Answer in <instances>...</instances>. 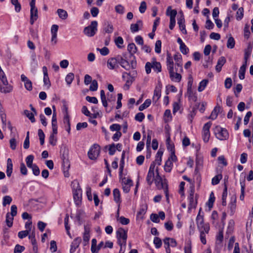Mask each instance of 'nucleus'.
<instances>
[{
	"mask_svg": "<svg viewBox=\"0 0 253 253\" xmlns=\"http://www.w3.org/2000/svg\"><path fill=\"white\" fill-rule=\"evenodd\" d=\"M73 198L75 204L79 206L82 203V191L79 183L77 181H74L72 183Z\"/></svg>",
	"mask_w": 253,
	"mask_h": 253,
	"instance_id": "obj_1",
	"label": "nucleus"
},
{
	"mask_svg": "<svg viewBox=\"0 0 253 253\" xmlns=\"http://www.w3.org/2000/svg\"><path fill=\"white\" fill-rule=\"evenodd\" d=\"M98 23L96 21H92L89 25L84 29V33L88 37L94 36L97 31Z\"/></svg>",
	"mask_w": 253,
	"mask_h": 253,
	"instance_id": "obj_2",
	"label": "nucleus"
},
{
	"mask_svg": "<svg viewBox=\"0 0 253 253\" xmlns=\"http://www.w3.org/2000/svg\"><path fill=\"white\" fill-rule=\"evenodd\" d=\"M145 71L147 74H149L151 72V69L156 71L157 73L160 72L162 71V66L160 62L156 61L155 59H153L152 63L147 62L145 66Z\"/></svg>",
	"mask_w": 253,
	"mask_h": 253,
	"instance_id": "obj_3",
	"label": "nucleus"
},
{
	"mask_svg": "<svg viewBox=\"0 0 253 253\" xmlns=\"http://www.w3.org/2000/svg\"><path fill=\"white\" fill-rule=\"evenodd\" d=\"M214 133L216 137L221 140H226L228 138L229 133L225 128H223L219 126H216L214 129Z\"/></svg>",
	"mask_w": 253,
	"mask_h": 253,
	"instance_id": "obj_4",
	"label": "nucleus"
},
{
	"mask_svg": "<svg viewBox=\"0 0 253 253\" xmlns=\"http://www.w3.org/2000/svg\"><path fill=\"white\" fill-rule=\"evenodd\" d=\"M197 227L199 230H204L207 234H208L210 229L208 223H204V216L198 214L196 217Z\"/></svg>",
	"mask_w": 253,
	"mask_h": 253,
	"instance_id": "obj_5",
	"label": "nucleus"
},
{
	"mask_svg": "<svg viewBox=\"0 0 253 253\" xmlns=\"http://www.w3.org/2000/svg\"><path fill=\"white\" fill-rule=\"evenodd\" d=\"M100 147L97 144H94L89 149L87 155L88 158L92 160H96L99 155Z\"/></svg>",
	"mask_w": 253,
	"mask_h": 253,
	"instance_id": "obj_6",
	"label": "nucleus"
},
{
	"mask_svg": "<svg viewBox=\"0 0 253 253\" xmlns=\"http://www.w3.org/2000/svg\"><path fill=\"white\" fill-rule=\"evenodd\" d=\"M127 230H125L123 228H119L116 232L117 238L118 239V244L120 247L123 246L121 239L125 242V246H126V240L127 238Z\"/></svg>",
	"mask_w": 253,
	"mask_h": 253,
	"instance_id": "obj_7",
	"label": "nucleus"
},
{
	"mask_svg": "<svg viewBox=\"0 0 253 253\" xmlns=\"http://www.w3.org/2000/svg\"><path fill=\"white\" fill-rule=\"evenodd\" d=\"M156 171L157 172V175L154 180L156 186L158 189H163L164 190H165V188L166 187V185H168L167 180L164 179V180H163L162 177L159 174L158 168H156Z\"/></svg>",
	"mask_w": 253,
	"mask_h": 253,
	"instance_id": "obj_8",
	"label": "nucleus"
},
{
	"mask_svg": "<svg viewBox=\"0 0 253 253\" xmlns=\"http://www.w3.org/2000/svg\"><path fill=\"white\" fill-rule=\"evenodd\" d=\"M190 192L189 194V196H188V199L189 201V207H188V211L190 212L191 209L194 208L195 209L196 208L197 205V199L198 195L196 194L195 196V200L194 199V195L195 189L194 187H190Z\"/></svg>",
	"mask_w": 253,
	"mask_h": 253,
	"instance_id": "obj_9",
	"label": "nucleus"
},
{
	"mask_svg": "<svg viewBox=\"0 0 253 253\" xmlns=\"http://www.w3.org/2000/svg\"><path fill=\"white\" fill-rule=\"evenodd\" d=\"M181 15L177 19V23L179 25V29L183 34H187V31L185 25V18L182 11L180 12Z\"/></svg>",
	"mask_w": 253,
	"mask_h": 253,
	"instance_id": "obj_10",
	"label": "nucleus"
},
{
	"mask_svg": "<svg viewBox=\"0 0 253 253\" xmlns=\"http://www.w3.org/2000/svg\"><path fill=\"white\" fill-rule=\"evenodd\" d=\"M118 63L124 69L126 70H129L130 68V65L129 63L124 57H122L121 55H118Z\"/></svg>",
	"mask_w": 253,
	"mask_h": 253,
	"instance_id": "obj_11",
	"label": "nucleus"
},
{
	"mask_svg": "<svg viewBox=\"0 0 253 253\" xmlns=\"http://www.w3.org/2000/svg\"><path fill=\"white\" fill-rule=\"evenodd\" d=\"M42 72L43 73V83L44 85L47 86V87L49 88L51 86V83L48 77L47 69L46 66L42 67Z\"/></svg>",
	"mask_w": 253,
	"mask_h": 253,
	"instance_id": "obj_12",
	"label": "nucleus"
},
{
	"mask_svg": "<svg viewBox=\"0 0 253 253\" xmlns=\"http://www.w3.org/2000/svg\"><path fill=\"white\" fill-rule=\"evenodd\" d=\"M81 242L82 239L80 237L76 238L73 240L71 245V249L70 250V253H73L75 252L76 250L79 247Z\"/></svg>",
	"mask_w": 253,
	"mask_h": 253,
	"instance_id": "obj_13",
	"label": "nucleus"
},
{
	"mask_svg": "<svg viewBox=\"0 0 253 253\" xmlns=\"http://www.w3.org/2000/svg\"><path fill=\"white\" fill-rule=\"evenodd\" d=\"M169 78L172 81H173L175 82H178V83L180 82L181 78H182V76L179 73H178V72H175V73H174V70H173L171 71V73L169 72Z\"/></svg>",
	"mask_w": 253,
	"mask_h": 253,
	"instance_id": "obj_14",
	"label": "nucleus"
},
{
	"mask_svg": "<svg viewBox=\"0 0 253 253\" xmlns=\"http://www.w3.org/2000/svg\"><path fill=\"white\" fill-rule=\"evenodd\" d=\"M117 63H118V55L115 57L109 58L107 61L108 67L111 70L114 69Z\"/></svg>",
	"mask_w": 253,
	"mask_h": 253,
	"instance_id": "obj_15",
	"label": "nucleus"
},
{
	"mask_svg": "<svg viewBox=\"0 0 253 253\" xmlns=\"http://www.w3.org/2000/svg\"><path fill=\"white\" fill-rule=\"evenodd\" d=\"M252 49L253 46L251 45V44H249L247 48L245 49L244 57V61L243 64H246V65H247L248 59L251 54Z\"/></svg>",
	"mask_w": 253,
	"mask_h": 253,
	"instance_id": "obj_16",
	"label": "nucleus"
},
{
	"mask_svg": "<svg viewBox=\"0 0 253 253\" xmlns=\"http://www.w3.org/2000/svg\"><path fill=\"white\" fill-rule=\"evenodd\" d=\"M236 197L235 195H233L231 198L230 203L229 204V208L230 210L231 215H233L235 211L236 207Z\"/></svg>",
	"mask_w": 253,
	"mask_h": 253,
	"instance_id": "obj_17",
	"label": "nucleus"
},
{
	"mask_svg": "<svg viewBox=\"0 0 253 253\" xmlns=\"http://www.w3.org/2000/svg\"><path fill=\"white\" fill-rule=\"evenodd\" d=\"M167 69L169 72L171 73V71L174 70L173 68V62L171 57L170 54L168 53L167 57Z\"/></svg>",
	"mask_w": 253,
	"mask_h": 253,
	"instance_id": "obj_18",
	"label": "nucleus"
},
{
	"mask_svg": "<svg viewBox=\"0 0 253 253\" xmlns=\"http://www.w3.org/2000/svg\"><path fill=\"white\" fill-rule=\"evenodd\" d=\"M139 26L141 28L143 27L142 21L138 20L137 21L136 23L131 24L130 25V30L132 33H135L139 31Z\"/></svg>",
	"mask_w": 253,
	"mask_h": 253,
	"instance_id": "obj_19",
	"label": "nucleus"
},
{
	"mask_svg": "<svg viewBox=\"0 0 253 253\" xmlns=\"http://www.w3.org/2000/svg\"><path fill=\"white\" fill-rule=\"evenodd\" d=\"M127 50L129 53L130 57H133L135 59V56L133 55L137 51V48L134 43L128 44L127 46Z\"/></svg>",
	"mask_w": 253,
	"mask_h": 253,
	"instance_id": "obj_20",
	"label": "nucleus"
},
{
	"mask_svg": "<svg viewBox=\"0 0 253 253\" xmlns=\"http://www.w3.org/2000/svg\"><path fill=\"white\" fill-rule=\"evenodd\" d=\"M13 171V164L12 160L10 158H8L7 160L6 170V173L7 176L10 177Z\"/></svg>",
	"mask_w": 253,
	"mask_h": 253,
	"instance_id": "obj_21",
	"label": "nucleus"
},
{
	"mask_svg": "<svg viewBox=\"0 0 253 253\" xmlns=\"http://www.w3.org/2000/svg\"><path fill=\"white\" fill-rule=\"evenodd\" d=\"M226 59L224 57L221 56L218 59L217 65L215 66V70L217 72H220L221 71L222 67L224 65Z\"/></svg>",
	"mask_w": 253,
	"mask_h": 253,
	"instance_id": "obj_22",
	"label": "nucleus"
},
{
	"mask_svg": "<svg viewBox=\"0 0 253 253\" xmlns=\"http://www.w3.org/2000/svg\"><path fill=\"white\" fill-rule=\"evenodd\" d=\"M221 110V108L220 107V106H216L213 109V110L212 111L210 116L208 118L210 119H211L212 120H215L217 118L218 114L220 112Z\"/></svg>",
	"mask_w": 253,
	"mask_h": 253,
	"instance_id": "obj_23",
	"label": "nucleus"
},
{
	"mask_svg": "<svg viewBox=\"0 0 253 253\" xmlns=\"http://www.w3.org/2000/svg\"><path fill=\"white\" fill-rule=\"evenodd\" d=\"M177 12L176 9H172L171 6H169L168 7L166 10V15L169 16L170 19L175 18Z\"/></svg>",
	"mask_w": 253,
	"mask_h": 253,
	"instance_id": "obj_24",
	"label": "nucleus"
},
{
	"mask_svg": "<svg viewBox=\"0 0 253 253\" xmlns=\"http://www.w3.org/2000/svg\"><path fill=\"white\" fill-rule=\"evenodd\" d=\"M113 195L114 197V200L116 203L120 204L121 201V194L119 189L115 188L113 191Z\"/></svg>",
	"mask_w": 253,
	"mask_h": 253,
	"instance_id": "obj_25",
	"label": "nucleus"
},
{
	"mask_svg": "<svg viewBox=\"0 0 253 253\" xmlns=\"http://www.w3.org/2000/svg\"><path fill=\"white\" fill-rule=\"evenodd\" d=\"M170 137L169 135L168 136L166 139V145H167V148L169 151L170 153L175 152V147L174 144L170 143Z\"/></svg>",
	"mask_w": 253,
	"mask_h": 253,
	"instance_id": "obj_26",
	"label": "nucleus"
},
{
	"mask_svg": "<svg viewBox=\"0 0 253 253\" xmlns=\"http://www.w3.org/2000/svg\"><path fill=\"white\" fill-rule=\"evenodd\" d=\"M187 94L189 100L196 102L197 100V96L195 92H193L192 89H189L187 90Z\"/></svg>",
	"mask_w": 253,
	"mask_h": 253,
	"instance_id": "obj_27",
	"label": "nucleus"
},
{
	"mask_svg": "<svg viewBox=\"0 0 253 253\" xmlns=\"http://www.w3.org/2000/svg\"><path fill=\"white\" fill-rule=\"evenodd\" d=\"M215 201V197L214 196V194L213 192H211L210 195V198L208 202L206 203V205L208 206L209 208V211H211L212 208L213 206V203Z\"/></svg>",
	"mask_w": 253,
	"mask_h": 253,
	"instance_id": "obj_28",
	"label": "nucleus"
},
{
	"mask_svg": "<svg viewBox=\"0 0 253 253\" xmlns=\"http://www.w3.org/2000/svg\"><path fill=\"white\" fill-rule=\"evenodd\" d=\"M199 106L200 104H195V105L193 107L192 111H191L190 114L189 115V119L190 123H192V120L196 114L197 110L198 108L199 107Z\"/></svg>",
	"mask_w": 253,
	"mask_h": 253,
	"instance_id": "obj_29",
	"label": "nucleus"
},
{
	"mask_svg": "<svg viewBox=\"0 0 253 253\" xmlns=\"http://www.w3.org/2000/svg\"><path fill=\"white\" fill-rule=\"evenodd\" d=\"M247 66V65H246V64H243L239 69V77L240 80H243L245 79Z\"/></svg>",
	"mask_w": 253,
	"mask_h": 253,
	"instance_id": "obj_30",
	"label": "nucleus"
},
{
	"mask_svg": "<svg viewBox=\"0 0 253 253\" xmlns=\"http://www.w3.org/2000/svg\"><path fill=\"white\" fill-rule=\"evenodd\" d=\"M154 176V172L149 171L148 172L147 177H146V181L149 185H151L155 179Z\"/></svg>",
	"mask_w": 253,
	"mask_h": 253,
	"instance_id": "obj_31",
	"label": "nucleus"
},
{
	"mask_svg": "<svg viewBox=\"0 0 253 253\" xmlns=\"http://www.w3.org/2000/svg\"><path fill=\"white\" fill-rule=\"evenodd\" d=\"M241 184V194L240 196V199L243 201L245 197V190L246 187L245 180L244 179L242 181H240Z\"/></svg>",
	"mask_w": 253,
	"mask_h": 253,
	"instance_id": "obj_32",
	"label": "nucleus"
},
{
	"mask_svg": "<svg viewBox=\"0 0 253 253\" xmlns=\"http://www.w3.org/2000/svg\"><path fill=\"white\" fill-rule=\"evenodd\" d=\"M147 210V206L146 205H142L139 211L137 212V216L142 218L143 215L146 213Z\"/></svg>",
	"mask_w": 253,
	"mask_h": 253,
	"instance_id": "obj_33",
	"label": "nucleus"
},
{
	"mask_svg": "<svg viewBox=\"0 0 253 253\" xmlns=\"http://www.w3.org/2000/svg\"><path fill=\"white\" fill-rule=\"evenodd\" d=\"M34 159V156L32 155L28 156L26 158L27 166L30 169L33 167L34 165V164H33Z\"/></svg>",
	"mask_w": 253,
	"mask_h": 253,
	"instance_id": "obj_34",
	"label": "nucleus"
},
{
	"mask_svg": "<svg viewBox=\"0 0 253 253\" xmlns=\"http://www.w3.org/2000/svg\"><path fill=\"white\" fill-rule=\"evenodd\" d=\"M57 12L58 13L59 17L61 19H62L63 20H65L67 18L68 13L66 12V11H65V10L62 9H58L57 10Z\"/></svg>",
	"mask_w": 253,
	"mask_h": 253,
	"instance_id": "obj_35",
	"label": "nucleus"
},
{
	"mask_svg": "<svg viewBox=\"0 0 253 253\" xmlns=\"http://www.w3.org/2000/svg\"><path fill=\"white\" fill-rule=\"evenodd\" d=\"M208 83H209L208 79H204V80H202L199 84V86L198 88V90L199 92H201L203 90H204L205 89V87H206Z\"/></svg>",
	"mask_w": 253,
	"mask_h": 253,
	"instance_id": "obj_36",
	"label": "nucleus"
},
{
	"mask_svg": "<svg viewBox=\"0 0 253 253\" xmlns=\"http://www.w3.org/2000/svg\"><path fill=\"white\" fill-rule=\"evenodd\" d=\"M70 167V165L69 160H65L62 161V168L65 176H67L65 174V172L68 171Z\"/></svg>",
	"mask_w": 253,
	"mask_h": 253,
	"instance_id": "obj_37",
	"label": "nucleus"
},
{
	"mask_svg": "<svg viewBox=\"0 0 253 253\" xmlns=\"http://www.w3.org/2000/svg\"><path fill=\"white\" fill-rule=\"evenodd\" d=\"M173 167V163L169 160H167L164 166V169L166 172H169L171 171Z\"/></svg>",
	"mask_w": 253,
	"mask_h": 253,
	"instance_id": "obj_38",
	"label": "nucleus"
},
{
	"mask_svg": "<svg viewBox=\"0 0 253 253\" xmlns=\"http://www.w3.org/2000/svg\"><path fill=\"white\" fill-rule=\"evenodd\" d=\"M151 104V100L150 99H146L144 102L139 107V110L142 111L149 107Z\"/></svg>",
	"mask_w": 253,
	"mask_h": 253,
	"instance_id": "obj_39",
	"label": "nucleus"
},
{
	"mask_svg": "<svg viewBox=\"0 0 253 253\" xmlns=\"http://www.w3.org/2000/svg\"><path fill=\"white\" fill-rule=\"evenodd\" d=\"M11 3L14 5V9L16 12H19L21 9V5L18 0H11Z\"/></svg>",
	"mask_w": 253,
	"mask_h": 253,
	"instance_id": "obj_40",
	"label": "nucleus"
},
{
	"mask_svg": "<svg viewBox=\"0 0 253 253\" xmlns=\"http://www.w3.org/2000/svg\"><path fill=\"white\" fill-rule=\"evenodd\" d=\"M24 115L28 118V119L31 121L32 123H35L36 121L35 118L34 117V114L33 113L30 112L29 111L27 110H25L24 111Z\"/></svg>",
	"mask_w": 253,
	"mask_h": 253,
	"instance_id": "obj_41",
	"label": "nucleus"
},
{
	"mask_svg": "<svg viewBox=\"0 0 253 253\" xmlns=\"http://www.w3.org/2000/svg\"><path fill=\"white\" fill-rule=\"evenodd\" d=\"M163 154V152L162 151H161L160 150H159L157 153V154L156 156V159L154 162H155V163H157L159 166L161 165L162 157Z\"/></svg>",
	"mask_w": 253,
	"mask_h": 253,
	"instance_id": "obj_42",
	"label": "nucleus"
},
{
	"mask_svg": "<svg viewBox=\"0 0 253 253\" xmlns=\"http://www.w3.org/2000/svg\"><path fill=\"white\" fill-rule=\"evenodd\" d=\"M9 212H7L6 214V225L8 227H11L13 225V217L14 216H10Z\"/></svg>",
	"mask_w": 253,
	"mask_h": 253,
	"instance_id": "obj_43",
	"label": "nucleus"
},
{
	"mask_svg": "<svg viewBox=\"0 0 253 253\" xmlns=\"http://www.w3.org/2000/svg\"><path fill=\"white\" fill-rule=\"evenodd\" d=\"M105 25H106L107 26L104 28L105 32L108 34L112 33L114 30L113 25L108 21L105 23Z\"/></svg>",
	"mask_w": 253,
	"mask_h": 253,
	"instance_id": "obj_44",
	"label": "nucleus"
},
{
	"mask_svg": "<svg viewBox=\"0 0 253 253\" xmlns=\"http://www.w3.org/2000/svg\"><path fill=\"white\" fill-rule=\"evenodd\" d=\"M89 239V231L87 230L86 226H84V232L83 236V241L84 243H88Z\"/></svg>",
	"mask_w": 253,
	"mask_h": 253,
	"instance_id": "obj_45",
	"label": "nucleus"
},
{
	"mask_svg": "<svg viewBox=\"0 0 253 253\" xmlns=\"http://www.w3.org/2000/svg\"><path fill=\"white\" fill-rule=\"evenodd\" d=\"M134 81V79L133 77H129L127 78V80L126 81V83L124 86V89L126 90L128 89L130 85L132 84Z\"/></svg>",
	"mask_w": 253,
	"mask_h": 253,
	"instance_id": "obj_46",
	"label": "nucleus"
},
{
	"mask_svg": "<svg viewBox=\"0 0 253 253\" xmlns=\"http://www.w3.org/2000/svg\"><path fill=\"white\" fill-rule=\"evenodd\" d=\"M244 16V8L241 7L238 8L236 13V19L238 21L241 20Z\"/></svg>",
	"mask_w": 253,
	"mask_h": 253,
	"instance_id": "obj_47",
	"label": "nucleus"
},
{
	"mask_svg": "<svg viewBox=\"0 0 253 253\" xmlns=\"http://www.w3.org/2000/svg\"><path fill=\"white\" fill-rule=\"evenodd\" d=\"M74 79V74L73 73H69L65 78V81L68 85H70Z\"/></svg>",
	"mask_w": 253,
	"mask_h": 253,
	"instance_id": "obj_48",
	"label": "nucleus"
},
{
	"mask_svg": "<svg viewBox=\"0 0 253 253\" xmlns=\"http://www.w3.org/2000/svg\"><path fill=\"white\" fill-rule=\"evenodd\" d=\"M235 44V40H234V38L231 36L230 37L228 38V41H227V47L228 48L232 49L234 47Z\"/></svg>",
	"mask_w": 253,
	"mask_h": 253,
	"instance_id": "obj_49",
	"label": "nucleus"
},
{
	"mask_svg": "<svg viewBox=\"0 0 253 253\" xmlns=\"http://www.w3.org/2000/svg\"><path fill=\"white\" fill-rule=\"evenodd\" d=\"M222 174H218L213 177L211 180V183L212 185H216L220 182V179L222 178Z\"/></svg>",
	"mask_w": 253,
	"mask_h": 253,
	"instance_id": "obj_50",
	"label": "nucleus"
},
{
	"mask_svg": "<svg viewBox=\"0 0 253 253\" xmlns=\"http://www.w3.org/2000/svg\"><path fill=\"white\" fill-rule=\"evenodd\" d=\"M162 42L161 40L156 41L155 45V51L157 53H160L161 52Z\"/></svg>",
	"mask_w": 253,
	"mask_h": 253,
	"instance_id": "obj_51",
	"label": "nucleus"
},
{
	"mask_svg": "<svg viewBox=\"0 0 253 253\" xmlns=\"http://www.w3.org/2000/svg\"><path fill=\"white\" fill-rule=\"evenodd\" d=\"M12 198L10 196H5L3 198L2 205L5 207L7 205H9L12 202Z\"/></svg>",
	"mask_w": 253,
	"mask_h": 253,
	"instance_id": "obj_52",
	"label": "nucleus"
},
{
	"mask_svg": "<svg viewBox=\"0 0 253 253\" xmlns=\"http://www.w3.org/2000/svg\"><path fill=\"white\" fill-rule=\"evenodd\" d=\"M154 244L156 248L159 249L162 245V242L161 239L157 237H155L154 239Z\"/></svg>",
	"mask_w": 253,
	"mask_h": 253,
	"instance_id": "obj_53",
	"label": "nucleus"
},
{
	"mask_svg": "<svg viewBox=\"0 0 253 253\" xmlns=\"http://www.w3.org/2000/svg\"><path fill=\"white\" fill-rule=\"evenodd\" d=\"M20 171L21 173L24 175H26L27 174V169L24 163L23 162L20 163Z\"/></svg>",
	"mask_w": 253,
	"mask_h": 253,
	"instance_id": "obj_54",
	"label": "nucleus"
},
{
	"mask_svg": "<svg viewBox=\"0 0 253 253\" xmlns=\"http://www.w3.org/2000/svg\"><path fill=\"white\" fill-rule=\"evenodd\" d=\"M110 129L112 131H120V130L121 129V126L118 124H114L110 126Z\"/></svg>",
	"mask_w": 253,
	"mask_h": 253,
	"instance_id": "obj_55",
	"label": "nucleus"
},
{
	"mask_svg": "<svg viewBox=\"0 0 253 253\" xmlns=\"http://www.w3.org/2000/svg\"><path fill=\"white\" fill-rule=\"evenodd\" d=\"M91 84L89 86V90L92 91H94L97 90L98 83L96 80H94L92 81Z\"/></svg>",
	"mask_w": 253,
	"mask_h": 253,
	"instance_id": "obj_56",
	"label": "nucleus"
},
{
	"mask_svg": "<svg viewBox=\"0 0 253 253\" xmlns=\"http://www.w3.org/2000/svg\"><path fill=\"white\" fill-rule=\"evenodd\" d=\"M108 146L109 154L111 156L114 155L116 151L115 144L113 143L111 144H110Z\"/></svg>",
	"mask_w": 253,
	"mask_h": 253,
	"instance_id": "obj_57",
	"label": "nucleus"
},
{
	"mask_svg": "<svg viewBox=\"0 0 253 253\" xmlns=\"http://www.w3.org/2000/svg\"><path fill=\"white\" fill-rule=\"evenodd\" d=\"M200 232V240L202 244L204 245L206 244L207 241L206 239V234L205 231L204 230H199Z\"/></svg>",
	"mask_w": 253,
	"mask_h": 253,
	"instance_id": "obj_58",
	"label": "nucleus"
},
{
	"mask_svg": "<svg viewBox=\"0 0 253 253\" xmlns=\"http://www.w3.org/2000/svg\"><path fill=\"white\" fill-rule=\"evenodd\" d=\"M122 184L126 185H133V181L130 178H126L124 177L122 178Z\"/></svg>",
	"mask_w": 253,
	"mask_h": 253,
	"instance_id": "obj_59",
	"label": "nucleus"
},
{
	"mask_svg": "<svg viewBox=\"0 0 253 253\" xmlns=\"http://www.w3.org/2000/svg\"><path fill=\"white\" fill-rule=\"evenodd\" d=\"M115 42L118 48H121L122 46L121 44H123L124 43V40L121 37H118L115 40Z\"/></svg>",
	"mask_w": 253,
	"mask_h": 253,
	"instance_id": "obj_60",
	"label": "nucleus"
},
{
	"mask_svg": "<svg viewBox=\"0 0 253 253\" xmlns=\"http://www.w3.org/2000/svg\"><path fill=\"white\" fill-rule=\"evenodd\" d=\"M179 49L181 52L184 55L187 54L189 51V48L187 47L185 43L179 46Z\"/></svg>",
	"mask_w": 253,
	"mask_h": 253,
	"instance_id": "obj_61",
	"label": "nucleus"
},
{
	"mask_svg": "<svg viewBox=\"0 0 253 253\" xmlns=\"http://www.w3.org/2000/svg\"><path fill=\"white\" fill-rule=\"evenodd\" d=\"M115 9L118 13L123 14L124 13L125 8L122 4L117 5L115 7Z\"/></svg>",
	"mask_w": 253,
	"mask_h": 253,
	"instance_id": "obj_62",
	"label": "nucleus"
},
{
	"mask_svg": "<svg viewBox=\"0 0 253 253\" xmlns=\"http://www.w3.org/2000/svg\"><path fill=\"white\" fill-rule=\"evenodd\" d=\"M97 50L99 51L100 54L103 56H106L108 55L109 53V50L106 47H103L102 48H97Z\"/></svg>",
	"mask_w": 253,
	"mask_h": 253,
	"instance_id": "obj_63",
	"label": "nucleus"
},
{
	"mask_svg": "<svg viewBox=\"0 0 253 253\" xmlns=\"http://www.w3.org/2000/svg\"><path fill=\"white\" fill-rule=\"evenodd\" d=\"M25 250V247L18 244L14 248V253H21Z\"/></svg>",
	"mask_w": 253,
	"mask_h": 253,
	"instance_id": "obj_64",
	"label": "nucleus"
}]
</instances>
